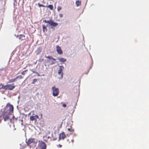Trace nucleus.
<instances>
[{
  "mask_svg": "<svg viewBox=\"0 0 149 149\" xmlns=\"http://www.w3.org/2000/svg\"><path fill=\"white\" fill-rule=\"evenodd\" d=\"M81 1H76L75 3V4L77 6H79L81 5Z\"/></svg>",
  "mask_w": 149,
  "mask_h": 149,
  "instance_id": "obj_13",
  "label": "nucleus"
},
{
  "mask_svg": "<svg viewBox=\"0 0 149 149\" xmlns=\"http://www.w3.org/2000/svg\"><path fill=\"white\" fill-rule=\"evenodd\" d=\"M58 146L60 148H61L62 147V145L60 144L58 145Z\"/></svg>",
  "mask_w": 149,
  "mask_h": 149,
  "instance_id": "obj_30",
  "label": "nucleus"
},
{
  "mask_svg": "<svg viewBox=\"0 0 149 149\" xmlns=\"http://www.w3.org/2000/svg\"><path fill=\"white\" fill-rule=\"evenodd\" d=\"M33 117H34V118H35V120H36L37 118H38V116L37 115H36L33 116Z\"/></svg>",
  "mask_w": 149,
  "mask_h": 149,
  "instance_id": "obj_25",
  "label": "nucleus"
},
{
  "mask_svg": "<svg viewBox=\"0 0 149 149\" xmlns=\"http://www.w3.org/2000/svg\"><path fill=\"white\" fill-rule=\"evenodd\" d=\"M52 89L53 91V95L55 97L58 96L59 94L58 88H56L55 86H54L52 87Z\"/></svg>",
  "mask_w": 149,
  "mask_h": 149,
  "instance_id": "obj_5",
  "label": "nucleus"
},
{
  "mask_svg": "<svg viewBox=\"0 0 149 149\" xmlns=\"http://www.w3.org/2000/svg\"><path fill=\"white\" fill-rule=\"evenodd\" d=\"M56 51L57 53L60 54H63L62 51L61 47L58 45L56 46Z\"/></svg>",
  "mask_w": 149,
  "mask_h": 149,
  "instance_id": "obj_7",
  "label": "nucleus"
},
{
  "mask_svg": "<svg viewBox=\"0 0 149 149\" xmlns=\"http://www.w3.org/2000/svg\"><path fill=\"white\" fill-rule=\"evenodd\" d=\"M43 22L46 23H48L49 24L50 20L47 21L46 20H44L43 21Z\"/></svg>",
  "mask_w": 149,
  "mask_h": 149,
  "instance_id": "obj_24",
  "label": "nucleus"
},
{
  "mask_svg": "<svg viewBox=\"0 0 149 149\" xmlns=\"http://www.w3.org/2000/svg\"><path fill=\"white\" fill-rule=\"evenodd\" d=\"M49 24L51 26L55 27L58 25V24L57 23L53 22L52 20H50Z\"/></svg>",
  "mask_w": 149,
  "mask_h": 149,
  "instance_id": "obj_8",
  "label": "nucleus"
},
{
  "mask_svg": "<svg viewBox=\"0 0 149 149\" xmlns=\"http://www.w3.org/2000/svg\"><path fill=\"white\" fill-rule=\"evenodd\" d=\"M47 7L49 8L51 10H53V6L52 5H49L47 6Z\"/></svg>",
  "mask_w": 149,
  "mask_h": 149,
  "instance_id": "obj_16",
  "label": "nucleus"
},
{
  "mask_svg": "<svg viewBox=\"0 0 149 149\" xmlns=\"http://www.w3.org/2000/svg\"><path fill=\"white\" fill-rule=\"evenodd\" d=\"M42 27L43 31L44 32H45V30L46 31H47V28L45 26L42 25Z\"/></svg>",
  "mask_w": 149,
  "mask_h": 149,
  "instance_id": "obj_15",
  "label": "nucleus"
},
{
  "mask_svg": "<svg viewBox=\"0 0 149 149\" xmlns=\"http://www.w3.org/2000/svg\"><path fill=\"white\" fill-rule=\"evenodd\" d=\"M59 16L60 17H63V15L61 13H60L59 14Z\"/></svg>",
  "mask_w": 149,
  "mask_h": 149,
  "instance_id": "obj_28",
  "label": "nucleus"
},
{
  "mask_svg": "<svg viewBox=\"0 0 149 149\" xmlns=\"http://www.w3.org/2000/svg\"><path fill=\"white\" fill-rule=\"evenodd\" d=\"M56 60L55 59V60H51V63L50 64L52 65H53L54 64H55V63H56Z\"/></svg>",
  "mask_w": 149,
  "mask_h": 149,
  "instance_id": "obj_18",
  "label": "nucleus"
},
{
  "mask_svg": "<svg viewBox=\"0 0 149 149\" xmlns=\"http://www.w3.org/2000/svg\"><path fill=\"white\" fill-rule=\"evenodd\" d=\"M11 114H10V113H6L5 115H6L4 117L3 119L5 121H6L8 120L9 118V115H10Z\"/></svg>",
  "mask_w": 149,
  "mask_h": 149,
  "instance_id": "obj_11",
  "label": "nucleus"
},
{
  "mask_svg": "<svg viewBox=\"0 0 149 149\" xmlns=\"http://www.w3.org/2000/svg\"><path fill=\"white\" fill-rule=\"evenodd\" d=\"M39 146L41 149H46V146L45 143L41 141L40 142Z\"/></svg>",
  "mask_w": 149,
  "mask_h": 149,
  "instance_id": "obj_6",
  "label": "nucleus"
},
{
  "mask_svg": "<svg viewBox=\"0 0 149 149\" xmlns=\"http://www.w3.org/2000/svg\"><path fill=\"white\" fill-rule=\"evenodd\" d=\"M43 61V59H40V60L39 61Z\"/></svg>",
  "mask_w": 149,
  "mask_h": 149,
  "instance_id": "obj_31",
  "label": "nucleus"
},
{
  "mask_svg": "<svg viewBox=\"0 0 149 149\" xmlns=\"http://www.w3.org/2000/svg\"><path fill=\"white\" fill-rule=\"evenodd\" d=\"M91 67H90V69H91Z\"/></svg>",
  "mask_w": 149,
  "mask_h": 149,
  "instance_id": "obj_40",
  "label": "nucleus"
},
{
  "mask_svg": "<svg viewBox=\"0 0 149 149\" xmlns=\"http://www.w3.org/2000/svg\"><path fill=\"white\" fill-rule=\"evenodd\" d=\"M13 5L14 6L15 5V3H13Z\"/></svg>",
  "mask_w": 149,
  "mask_h": 149,
  "instance_id": "obj_38",
  "label": "nucleus"
},
{
  "mask_svg": "<svg viewBox=\"0 0 149 149\" xmlns=\"http://www.w3.org/2000/svg\"><path fill=\"white\" fill-rule=\"evenodd\" d=\"M56 139H53V140H54H54H56Z\"/></svg>",
  "mask_w": 149,
  "mask_h": 149,
  "instance_id": "obj_35",
  "label": "nucleus"
},
{
  "mask_svg": "<svg viewBox=\"0 0 149 149\" xmlns=\"http://www.w3.org/2000/svg\"><path fill=\"white\" fill-rule=\"evenodd\" d=\"M38 6L39 7H45V6L44 5H43V4H40L39 3H38Z\"/></svg>",
  "mask_w": 149,
  "mask_h": 149,
  "instance_id": "obj_23",
  "label": "nucleus"
},
{
  "mask_svg": "<svg viewBox=\"0 0 149 149\" xmlns=\"http://www.w3.org/2000/svg\"><path fill=\"white\" fill-rule=\"evenodd\" d=\"M51 28H52V29H53V27H52V26L51 27Z\"/></svg>",
  "mask_w": 149,
  "mask_h": 149,
  "instance_id": "obj_39",
  "label": "nucleus"
},
{
  "mask_svg": "<svg viewBox=\"0 0 149 149\" xmlns=\"http://www.w3.org/2000/svg\"><path fill=\"white\" fill-rule=\"evenodd\" d=\"M63 106L64 107H65L66 106V105L65 104H63Z\"/></svg>",
  "mask_w": 149,
  "mask_h": 149,
  "instance_id": "obj_29",
  "label": "nucleus"
},
{
  "mask_svg": "<svg viewBox=\"0 0 149 149\" xmlns=\"http://www.w3.org/2000/svg\"><path fill=\"white\" fill-rule=\"evenodd\" d=\"M15 87V86H13L11 84H8L5 86L2 85L1 88H3L5 90L8 89L10 90H12Z\"/></svg>",
  "mask_w": 149,
  "mask_h": 149,
  "instance_id": "obj_3",
  "label": "nucleus"
},
{
  "mask_svg": "<svg viewBox=\"0 0 149 149\" xmlns=\"http://www.w3.org/2000/svg\"><path fill=\"white\" fill-rule=\"evenodd\" d=\"M30 119L31 121H33L34 120H35V118H34V117H33V116H30Z\"/></svg>",
  "mask_w": 149,
  "mask_h": 149,
  "instance_id": "obj_21",
  "label": "nucleus"
},
{
  "mask_svg": "<svg viewBox=\"0 0 149 149\" xmlns=\"http://www.w3.org/2000/svg\"><path fill=\"white\" fill-rule=\"evenodd\" d=\"M26 70H26L22 72L21 73V74L23 75H24L25 74V72H26Z\"/></svg>",
  "mask_w": 149,
  "mask_h": 149,
  "instance_id": "obj_27",
  "label": "nucleus"
},
{
  "mask_svg": "<svg viewBox=\"0 0 149 149\" xmlns=\"http://www.w3.org/2000/svg\"><path fill=\"white\" fill-rule=\"evenodd\" d=\"M37 81V79H33V81L31 83V84H33L35 82H36Z\"/></svg>",
  "mask_w": 149,
  "mask_h": 149,
  "instance_id": "obj_22",
  "label": "nucleus"
},
{
  "mask_svg": "<svg viewBox=\"0 0 149 149\" xmlns=\"http://www.w3.org/2000/svg\"><path fill=\"white\" fill-rule=\"evenodd\" d=\"M14 2L16 1V0H14Z\"/></svg>",
  "mask_w": 149,
  "mask_h": 149,
  "instance_id": "obj_34",
  "label": "nucleus"
},
{
  "mask_svg": "<svg viewBox=\"0 0 149 149\" xmlns=\"http://www.w3.org/2000/svg\"><path fill=\"white\" fill-rule=\"evenodd\" d=\"M59 69L58 71V74L59 75H60V77H59L60 79H62L63 77V70L64 68V67L62 65H59Z\"/></svg>",
  "mask_w": 149,
  "mask_h": 149,
  "instance_id": "obj_4",
  "label": "nucleus"
},
{
  "mask_svg": "<svg viewBox=\"0 0 149 149\" xmlns=\"http://www.w3.org/2000/svg\"><path fill=\"white\" fill-rule=\"evenodd\" d=\"M30 70L33 72L37 74H38V76H39L40 75L39 74H38V73L36 72V70H34L33 69H30Z\"/></svg>",
  "mask_w": 149,
  "mask_h": 149,
  "instance_id": "obj_14",
  "label": "nucleus"
},
{
  "mask_svg": "<svg viewBox=\"0 0 149 149\" xmlns=\"http://www.w3.org/2000/svg\"><path fill=\"white\" fill-rule=\"evenodd\" d=\"M53 0H52V1H53Z\"/></svg>",
  "mask_w": 149,
  "mask_h": 149,
  "instance_id": "obj_41",
  "label": "nucleus"
},
{
  "mask_svg": "<svg viewBox=\"0 0 149 149\" xmlns=\"http://www.w3.org/2000/svg\"><path fill=\"white\" fill-rule=\"evenodd\" d=\"M57 59L59 60L60 62H61L62 63H63L64 62H65L67 60V59L66 58L60 57L57 58Z\"/></svg>",
  "mask_w": 149,
  "mask_h": 149,
  "instance_id": "obj_10",
  "label": "nucleus"
},
{
  "mask_svg": "<svg viewBox=\"0 0 149 149\" xmlns=\"http://www.w3.org/2000/svg\"><path fill=\"white\" fill-rule=\"evenodd\" d=\"M14 118V116H13V118Z\"/></svg>",
  "mask_w": 149,
  "mask_h": 149,
  "instance_id": "obj_36",
  "label": "nucleus"
},
{
  "mask_svg": "<svg viewBox=\"0 0 149 149\" xmlns=\"http://www.w3.org/2000/svg\"><path fill=\"white\" fill-rule=\"evenodd\" d=\"M19 39H21L23 37H24V36L23 35H20L18 36Z\"/></svg>",
  "mask_w": 149,
  "mask_h": 149,
  "instance_id": "obj_20",
  "label": "nucleus"
},
{
  "mask_svg": "<svg viewBox=\"0 0 149 149\" xmlns=\"http://www.w3.org/2000/svg\"><path fill=\"white\" fill-rule=\"evenodd\" d=\"M45 57L46 58L49 59L50 60H55V58L50 56H45Z\"/></svg>",
  "mask_w": 149,
  "mask_h": 149,
  "instance_id": "obj_12",
  "label": "nucleus"
},
{
  "mask_svg": "<svg viewBox=\"0 0 149 149\" xmlns=\"http://www.w3.org/2000/svg\"><path fill=\"white\" fill-rule=\"evenodd\" d=\"M61 9V7H58L57 8V10L58 11H59Z\"/></svg>",
  "mask_w": 149,
  "mask_h": 149,
  "instance_id": "obj_26",
  "label": "nucleus"
},
{
  "mask_svg": "<svg viewBox=\"0 0 149 149\" xmlns=\"http://www.w3.org/2000/svg\"><path fill=\"white\" fill-rule=\"evenodd\" d=\"M23 77L22 75H19L18 76H17L16 78L15 79H21Z\"/></svg>",
  "mask_w": 149,
  "mask_h": 149,
  "instance_id": "obj_17",
  "label": "nucleus"
},
{
  "mask_svg": "<svg viewBox=\"0 0 149 149\" xmlns=\"http://www.w3.org/2000/svg\"><path fill=\"white\" fill-rule=\"evenodd\" d=\"M11 120H11V119H10V122H11Z\"/></svg>",
  "mask_w": 149,
  "mask_h": 149,
  "instance_id": "obj_37",
  "label": "nucleus"
},
{
  "mask_svg": "<svg viewBox=\"0 0 149 149\" xmlns=\"http://www.w3.org/2000/svg\"><path fill=\"white\" fill-rule=\"evenodd\" d=\"M14 107L13 106L10 104V103H8L7 104L6 107L4 108L3 111H2V115L0 116V123L1 122V119L2 116H3L2 118H3L4 116L7 113H13V111Z\"/></svg>",
  "mask_w": 149,
  "mask_h": 149,
  "instance_id": "obj_1",
  "label": "nucleus"
},
{
  "mask_svg": "<svg viewBox=\"0 0 149 149\" xmlns=\"http://www.w3.org/2000/svg\"><path fill=\"white\" fill-rule=\"evenodd\" d=\"M29 148H31V146H30L29 145Z\"/></svg>",
  "mask_w": 149,
  "mask_h": 149,
  "instance_id": "obj_33",
  "label": "nucleus"
},
{
  "mask_svg": "<svg viewBox=\"0 0 149 149\" xmlns=\"http://www.w3.org/2000/svg\"><path fill=\"white\" fill-rule=\"evenodd\" d=\"M66 136L65 133L63 132L59 135L58 137L59 140H60L61 139H63Z\"/></svg>",
  "mask_w": 149,
  "mask_h": 149,
  "instance_id": "obj_9",
  "label": "nucleus"
},
{
  "mask_svg": "<svg viewBox=\"0 0 149 149\" xmlns=\"http://www.w3.org/2000/svg\"><path fill=\"white\" fill-rule=\"evenodd\" d=\"M15 36H16L17 38H19V37H18V35L16 36V35H15Z\"/></svg>",
  "mask_w": 149,
  "mask_h": 149,
  "instance_id": "obj_32",
  "label": "nucleus"
},
{
  "mask_svg": "<svg viewBox=\"0 0 149 149\" xmlns=\"http://www.w3.org/2000/svg\"><path fill=\"white\" fill-rule=\"evenodd\" d=\"M38 142L37 140L34 138H30L28 139L27 141H26V142L28 146H29V144L31 143L33 144L34 146H36V144Z\"/></svg>",
  "mask_w": 149,
  "mask_h": 149,
  "instance_id": "obj_2",
  "label": "nucleus"
},
{
  "mask_svg": "<svg viewBox=\"0 0 149 149\" xmlns=\"http://www.w3.org/2000/svg\"><path fill=\"white\" fill-rule=\"evenodd\" d=\"M16 79H15V78L14 79H13L11 80H9V83H12L14 81H15L16 80Z\"/></svg>",
  "mask_w": 149,
  "mask_h": 149,
  "instance_id": "obj_19",
  "label": "nucleus"
}]
</instances>
